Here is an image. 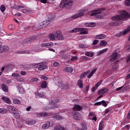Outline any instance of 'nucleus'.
<instances>
[{
    "label": "nucleus",
    "instance_id": "f257e3e1",
    "mask_svg": "<svg viewBox=\"0 0 130 130\" xmlns=\"http://www.w3.org/2000/svg\"><path fill=\"white\" fill-rule=\"evenodd\" d=\"M130 18V13H128L125 11H121L120 14L116 15L111 17L112 21L109 23V26H117L120 24L121 21H126Z\"/></svg>",
    "mask_w": 130,
    "mask_h": 130
},
{
    "label": "nucleus",
    "instance_id": "f03ea898",
    "mask_svg": "<svg viewBox=\"0 0 130 130\" xmlns=\"http://www.w3.org/2000/svg\"><path fill=\"white\" fill-rule=\"evenodd\" d=\"M74 5V2L72 0H62L60 3V8L63 9L66 8L68 10L72 8Z\"/></svg>",
    "mask_w": 130,
    "mask_h": 130
},
{
    "label": "nucleus",
    "instance_id": "7ed1b4c3",
    "mask_svg": "<svg viewBox=\"0 0 130 130\" xmlns=\"http://www.w3.org/2000/svg\"><path fill=\"white\" fill-rule=\"evenodd\" d=\"M104 11H105V9L104 8H98L94 10H92L91 12V14H90V16L91 17L95 16L96 17L98 18L99 19H102L103 16L99 14H101V13H102V12H104Z\"/></svg>",
    "mask_w": 130,
    "mask_h": 130
},
{
    "label": "nucleus",
    "instance_id": "20e7f679",
    "mask_svg": "<svg viewBox=\"0 0 130 130\" xmlns=\"http://www.w3.org/2000/svg\"><path fill=\"white\" fill-rule=\"evenodd\" d=\"M9 109L12 111L11 112L15 118H17V119L20 118V114H19L17 108L14 106H10L9 107Z\"/></svg>",
    "mask_w": 130,
    "mask_h": 130
},
{
    "label": "nucleus",
    "instance_id": "39448f33",
    "mask_svg": "<svg viewBox=\"0 0 130 130\" xmlns=\"http://www.w3.org/2000/svg\"><path fill=\"white\" fill-rule=\"evenodd\" d=\"M74 29V33H77V32H80V35H83V34H88V29L85 28H75Z\"/></svg>",
    "mask_w": 130,
    "mask_h": 130
},
{
    "label": "nucleus",
    "instance_id": "423d86ee",
    "mask_svg": "<svg viewBox=\"0 0 130 130\" xmlns=\"http://www.w3.org/2000/svg\"><path fill=\"white\" fill-rule=\"evenodd\" d=\"M43 28H45V26H44V24H43V22H40L38 24V25L35 24L32 26V30H34V31H36V30H39V29H43Z\"/></svg>",
    "mask_w": 130,
    "mask_h": 130
},
{
    "label": "nucleus",
    "instance_id": "0eeeda50",
    "mask_svg": "<svg viewBox=\"0 0 130 130\" xmlns=\"http://www.w3.org/2000/svg\"><path fill=\"white\" fill-rule=\"evenodd\" d=\"M55 37L56 39H58V40H63V39H64V37L62 36V34L60 30H57L55 33Z\"/></svg>",
    "mask_w": 130,
    "mask_h": 130
},
{
    "label": "nucleus",
    "instance_id": "6e6552de",
    "mask_svg": "<svg viewBox=\"0 0 130 130\" xmlns=\"http://www.w3.org/2000/svg\"><path fill=\"white\" fill-rule=\"evenodd\" d=\"M85 13L83 11H80L78 13L71 16V19H73V20H75V19H78V18H80V17H83Z\"/></svg>",
    "mask_w": 130,
    "mask_h": 130
},
{
    "label": "nucleus",
    "instance_id": "1a4fd4ad",
    "mask_svg": "<svg viewBox=\"0 0 130 130\" xmlns=\"http://www.w3.org/2000/svg\"><path fill=\"white\" fill-rule=\"evenodd\" d=\"M73 117L76 120H82V115L78 112L73 113Z\"/></svg>",
    "mask_w": 130,
    "mask_h": 130
},
{
    "label": "nucleus",
    "instance_id": "9d476101",
    "mask_svg": "<svg viewBox=\"0 0 130 130\" xmlns=\"http://www.w3.org/2000/svg\"><path fill=\"white\" fill-rule=\"evenodd\" d=\"M118 55V54H117V52L113 53L111 56V59H110V62H113L114 60H116V59L118 58V57H117Z\"/></svg>",
    "mask_w": 130,
    "mask_h": 130
},
{
    "label": "nucleus",
    "instance_id": "9b49d317",
    "mask_svg": "<svg viewBox=\"0 0 130 130\" xmlns=\"http://www.w3.org/2000/svg\"><path fill=\"white\" fill-rule=\"evenodd\" d=\"M33 38H34V37H32L30 38V39L27 38L24 40L22 43L23 46H27L28 44H30V43H31V40H32Z\"/></svg>",
    "mask_w": 130,
    "mask_h": 130
},
{
    "label": "nucleus",
    "instance_id": "f8f14e48",
    "mask_svg": "<svg viewBox=\"0 0 130 130\" xmlns=\"http://www.w3.org/2000/svg\"><path fill=\"white\" fill-rule=\"evenodd\" d=\"M50 114L49 113H47V112H41L37 114V117H45Z\"/></svg>",
    "mask_w": 130,
    "mask_h": 130
},
{
    "label": "nucleus",
    "instance_id": "ddd939ff",
    "mask_svg": "<svg viewBox=\"0 0 130 130\" xmlns=\"http://www.w3.org/2000/svg\"><path fill=\"white\" fill-rule=\"evenodd\" d=\"M59 101L58 99H55L54 101H51L50 102V104H51V105H53V107H56V108H57L58 107V106L57 105V103Z\"/></svg>",
    "mask_w": 130,
    "mask_h": 130
},
{
    "label": "nucleus",
    "instance_id": "4468645a",
    "mask_svg": "<svg viewBox=\"0 0 130 130\" xmlns=\"http://www.w3.org/2000/svg\"><path fill=\"white\" fill-rule=\"evenodd\" d=\"M73 110L75 111H81V110H83V107L79 105H75L74 107L73 108Z\"/></svg>",
    "mask_w": 130,
    "mask_h": 130
},
{
    "label": "nucleus",
    "instance_id": "2eb2a0df",
    "mask_svg": "<svg viewBox=\"0 0 130 130\" xmlns=\"http://www.w3.org/2000/svg\"><path fill=\"white\" fill-rule=\"evenodd\" d=\"M54 44L52 42L43 43L41 45V47H51L53 46Z\"/></svg>",
    "mask_w": 130,
    "mask_h": 130
},
{
    "label": "nucleus",
    "instance_id": "dca6fc26",
    "mask_svg": "<svg viewBox=\"0 0 130 130\" xmlns=\"http://www.w3.org/2000/svg\"><path fill=\"white\" fill-rule=\"evenodd\" d=\"M54 130H69L68 127H63L62 125H57L54 127Z\"/></svg>",
    "mask_w": 130,
    "mask_h": 130
},
{
    "label": "nucleus",
    "instance_id": "f3484780",
    "mask_svg": "<svg viewBox=\"0 0 130 130\" xmlns=\"http://www.w3.org/2000/svg\"><path fill=\"white\" fill-rule=\"evenodd\" d=\"M9 49L10 48L8 46H3L2 47L1 46L2 53H3V52L8 51Z\"/></svg>",
    "mask_w": 130,
    "mask_h": 130
},
{
    "label": "nucleus",
    "instance_id": "a211bd4d",
    "mask_svg": "<svg viewBox=\"0 0 130 130\" xmlns=\"http://www.w3.org/2000/svg\"><path fill=\"white\" fill-rule=\"evenodd\" d=\"M106 92H108V89L107 88H105L103 89H102L101 90H100L98 92V94H105V93H106Z\"/></svg>",
    "mask_w": 130,
    "mask_h": 130
},
{
    "label": "nucleus",
    "instance_id": "6ab92c4d",
    "mask_svg": "<svg viewBox=\"0 0 130 130\" xmlns=\"http://www.w3.org/2000/svg\"><path fill=\"white\" fill-rule=\"evenodd\" d=\"M47 68V66L43 65V63H41L39 65L38 70L39 71H43V70H45V69Z\"/></svg>",
    "mask_w": 130,
    "mask_h": 130
},
{
    "label": "nucleus",
    "instance_id": "aec40b11",
    "mask_svg": "<svg viewBox=\"0 0 130 130\" xmlns=\"http://www.w3.org/2000/svg\"><path fill=\"white\" fill-rule=\"evenodd\" d=\"M95 39H104L106 38V35L105 34H101L96 36L95 37Z\"/></svg>",
    "mask_w": 130,
    "mask_h": 130
},
{
    "label": "nucleus",
    "instance_id": "412c9836",
    "mask_svg": "<svg viewBox=\"0 0 130 130\" xmlns=\"http://www.w3.org/2000/svg\"><path fill=\"white\" fill-rule=\"evenodd\" d=\"M90 70H88L85 72H83V73H81L80 76V79H84L85 77H86V75H88V74H89Z\"/></svg>",
    "mask_w": 130,
    "mask_h": 130
},
{
    "label": "nucleus",
    "instance_id": "4be33fe9",
    "mask_svg": "<svg viewBox=\"0 0 130 130\" xmlns=\"http://www.w3.org/2000/svg\"><path fill=\"white\" fill-rule=\"evenodd\" d=\"M64 71L67 73H73V71H74V69L72 67H67L64 69Z\"/></svg>",
    "mask_w": 130,
    "mask_h": 130
},
{
    "label": "nucleus",
    "instance_id": "5701e85b",
    "mask_svg": "<svg viewBox=\"0 0 130 130\" xmlns=\"http://www.w3.org/2000/svg\"><path fill=\"white\" fill-rule=\"evenodd\" d=\"M2 100H3L4 102H6V103H7L8 104H11V103H12L11 100H10L9 98H6L5 96L2 97Z\"/></svg>",
    "mask_w": 130,
    "mask_h": 130
},
{
    "label": "nucleus",
    "instance_id": "b1692460",
    "mask_svg": "<svg viewBox=\"0 0 130 130\" xmlns=\"http://www.w3.org/2000/svg\"><path fill=\"white\" fill-rule=\"evenodd\" d=\"M85 27H95V26H96V23L86 22L85 23Z\"/></svg>",
    "mask_w": 130,
    "mask_h": 130
},
{
    "label": "nucleus",
    "instance_id": "393cba45",
    "mask_svg": "<svg viewBox=\"0 0 130 130\" xmlns=\"http://www.w3.org/2000/svg\"><path fill=\"white\" fill-rule=\"evenodd\" d=\"M41 87L42 89H46L47 88V83L44 81L41 82Z\"/></svg>",
    "mask_w": 130,
    "mask_h": 130
},
{
    "label": "nucleus",
    "instance_id": "a878e982",
    "mask_svg": "<svg viewBox=\"0 0 130 130\" xmlns=\"http://www.w3.org/2000/svg\"><path fill=\"white\" fill-rule=\"evenodd\" d=\"M96 72H97V68H95L90 72V73L87 76L88 79H90V78H91L93 76V75H94V74L96 73Z\"/></svg>",
    "mask_w": 130,
    "mask_h": 130
},
{
    "label": "nucleus",
    "instance_id": "bb28decb",
    "mask_svg": "<svg viewBox=\"0 0 130 130\" xmlns=\"http://www.w3.org/2000/svg\"><path fill=\"white\" fill-rule=\"evenodd\" d=\"M85 55L89 56V57H93L94 56V53L93 52H85Z\"/></svg>",
    "mask_w": 130,
    "mask_h": 130
},
{
    "label": "nucleus",
    "instance_id": "cd10ccee",
    "mask_svg": "<svg viewBox=\"0 0 130 130\" xmlns=\"http://www.w3.org/2000/svg\"><path fill=\"white\" fill-rule=\"evenodd\" d=\"M24 6H21L17 5H14L13 6V9L17 10V11H20L21 9H24Z\"/></svg>",
    "mask_w": 130,
    "mask_h": 130
},
{
    "label": "nucleus",
    "instance_id": "c85d7f7f",
    "mask_svg": "<svg viewBox=\"0 0 130 130\" xmlns=\"http://www.w3.org/2000/svg\"><path fill=\"white\" fill-rule=\"evenodd\" d=\"M17 53H18V54H29V53H31V52H30V51L23 50L18 51L17 52Z\"/></svg>",
    "mask_w": 130,
    "mask_h": 130
},
{
    "label": "nucleus",
    "instance_id": "c756f323",
    "mask_svg": "<svg viewBox=\"0 0 130 130\" xmlns=\"http://www.w3.org/2000/svg\"><path fill=\"white\" fill-rule=\"evenodd\" d=\"M51 22V20H46L44 21H43V24H44V26L45 27H46L47 26H48V25H49V24H50Z\"/></svg>",
    "mask_w": 130,
    "mask_h": 130
},
{
    "label": "nucleus",
    "instance_id": "7c9ffc66",
    "mask_svg": "<svg viewBox=\"0 0 130 130\" xmlns=\"http://www.w3.org/2000/svg\"><path fill=\"white\" fill-rule=\"evenodd\" d=\"M108 50V48H106L102 50H100L98 53V55H101V54H103V53H105L106 51Z\"/></svg>",
    "mask_w": 130,
    "mask_h": 130
},
{
    "label": "nucleus",
    "instance_id": "2f4dec72",
    "mask_svg": "<svg viewBox=\"0 0 130 130\" xmlns=\"http://www.w3.org/2000/svg\"><path fill=\"white\" fill-rule=\"evenodd\" d=\"M77 84H78V86H79V88L82 89V88H83V80L79 79L78 81Z\"/></svg>",
    "mask_w": 130,
    "mask_h": 130
},
{
    "label": "nucleus",
    "instance_id": "473e14b6",
    "mask_svg": "<svg viewBox=\"0 0 130 130\" xmlns=\"http://www.w3.org/2000/svg\"><path fill=\"white\" fill-rule=\"evenodd\" d=\"M49 38L50 40H52V41H54L55 40V35L53 34H50L49 35Z\"/></svg>",
    "mask_w": 130,
    "mask_h": 130
},
{
    "label": "nucleus",
    "instance_id": "72a5a7b5",
    "mask_svg": "<svg viewBox=\"0 0 130 130\" xmlns=\"http://www.w3.org/2000/svg\"><path fill=\"white\" fill-rule=\"evenodd\" d=\"M52 117L53 118H54V119H57V120H60V119H62V116H60L58 115H55Z\"/></svg>",
    "mask_w": 130,
    "mask_h": 130
},
{
    "label": "nucleus",
    "instance_id": "f704fd0d",
    "mask_svg": "<svg viewBox=\"0 0 130 130\" xmlns=\"http://www.w3.org/2000/svg\"><path fill=\"white\" fill-rule=\"evenodd\" d=\"M2 88L3 91H4L5 92H8L9 90L8 89V86H7V85L3 84L2 86Z\"/></svg>",
    "mask_w": 130,
    "mask_h": 130
},
{
    "label": "nucleus",
    "instance_id": "c9c22d12",
    "mask_svg": "<svg viewBox=\"0 0 130 130\" xmlns=\"http://www.w3.org/2000/svg\"><path fill=\"white\" fill-rule=\"evenodd\" d=\"M8 110L6 109L0 108V113L1 114H5V113H7Z\"/></svg>",
    "mask_w": 130,
    "mask_h": 130
},
{
    "label": "nucleus",
    "instance_id": "e433bc0d",
    "mask_svg": "<svg viewBox=\"0 0 130 130\" xmlns=\"http://www.w3.org/2000/svg\"><path fill=\"white\" fill-rule=\"evenodd\" d=\"M46 123L49 127H51V126L53 125V121H47L46 122Z\"/></svg>",
    "mask_w": 130,
    "mask_h": 130
},
{
    "label": "nucleus",
    "instance_id": "4c0bfd02",
    "mask_svg": "<svg viewBox=\"0 0 130 130\" xmlns=\"http://www.w3.org/2000/svg\"><path fill=\"white\" fill-rule=\"evenodd\" d=\"M100 45L101 46H105V45H107V42L104 40L101 41L100 43Z\"/></svg>",
    "mask_w": 130,
    "mask_h": 130
},
{
    "label": "nucleus",
    "instance_id": "58836bf2",
    "mask_svg": "<svg viewBox=\"0 0 130 130\" xmlns=\"http://www.w3.org/2000/svg\"><path fill=\"white\" fill-rule=\"evenodd\" d=\"M130 31V26H128L126 29H125L123 32V35H125L126 33L129 32Z\"/></svg>",
    "mask_w": 130,
    "mask_h": 130
},
{
    "label": "nucleus",
    "instance_id": "ea45409f",
    "mask_svg": "<svg viewBox=\"0 0 130 130\" xmlns=\"http://www.w3.org/2000/svg\"><path fill=\"white\" fill-rule=\"evenodd\" d=\"M13 103L14 104H21V101H20V100L17 99H14L13 100Z\"/></svg>",
    "mask_w": 130,
    "mask_h": 130
},
{
    "label": "nucleus",
    "instance_id": "a19ab883",
    "mask_svg": "<svg viewBox=\"0 0 130 130\" xmlns=\"http://www.w3.org/2000/svg\"><path fill=\"white\" fill-rule=\"evenodd\" d=\"M17 81L18 82H24V78L23 77H21L20 75L16 78Z\"/></svg>",
    "mask_w": 130,
    "mask_h": 130
},
{
    "label": "nucleus",
    "instance_id": "79ce46f5",
    "mask_svg": "<svg viewBox=\"0 0 130 130\" xmlns=\"http://www.w3.org/2000/svg\"><path fill=\"white\" fill-rule=\"evenodd\" d=\"M49 127L48 126V125H47V123L45 122V124H43L42 125V128L43 129H47V128H49Z\"/></svg>",
    "mask_w": 130,
    "mask_h": 130
},
{
    "label": "nucleus",
    "instance_id": "37998d69",
    "mask_svg": "<svg viewBox=\"0 0 130 130\" xmlns=\"http://www.w3.org/2000/svg\"><path fill=\"white\" fill-rule=\"evenodd\" d=\"M0 10L2 13H5V11H6V6L2 5L1 6Z\"/></svg>",
    "mask_w": 130,
    "mask_h": 130
},
{
    "label": "nucleus",
    "instance_id": "c03bdc74",
    "mask_svg": "<svg viewBox=\"0 0 130 130\" xmlns=\"http://www.w3.org/2000/svg\"><path fill=\"white\" fill-rule=\"evenodd\" d=\"M22 13H23V14H29V13H31V11L27 9H22Z\"/></svg>",
    "mask_w": 130,
    "mask_h": 130
},
{
    "label": "nucleus",
    "instance_id": "a18cd8bd",
    "mask_svg": "<svg viewBox=\"0 0 130 130\" xmlns=\"http://www.w3.org/2000/svg\"><path fill=\"white\" fill-rule=\"evenodd\" d=\"M101 104L102 105H103V106H104V107H107V103H106V102L104 100H103L101 101Z\"/></svg>",
    "mask_w": 130,
    "mask_h": 130
},
{
    "label": "nucleus",
    "instance_id": "49530a36",
    "mask_svg": "<svg viewBox=\"0 0 130 130\" xmlns=\"http://www.w3.org/2000/svg\"><path fill=\"white\" fill-rule=\"evenodd\" d=\"M8 67L11 70H13V69H15V65L14 64V63H10Z\"/></svg>",
    "mask_w": 130,
    "mask_h": 130
},
{
    "label": "nucleus",
    "instance_id": "de8ad7c7",
    "mask_svg": "<svg viewBox=\"0 0 130 130\" xmlns=\"http://www.w3.org/2000/svg\"><path fill=\"white\" fill-rule=\"evenodd\" d=\"M38 81H39V79L37 78H32L30 80V82H31V83H33L34 82H38Z\"/></svg>",
    "mask_w": 130,
    "mask_h": 130
},
{
    "label": "nucleus",
    "instance_id": "09e8293b",
    "mask_svg": "<svg viewBox=\"0 0 130 130\" xmlns=\"http://www.w3.org/2000/svg\"><path fill=\"white\" fill-rule=\"evenodd\" d=\"M36 123V120L34 119L28 122V124H35Z\"/></svg>",
    "mask_w": 130,
    "mask_h": 130
},
{
    "label": "nucleus",
    "instance_id": "8fccbe9b",
    "mask_svg": "<svg viewBox=\"0 0 130 130\" xmlns=\"http://www.w3.org/2000/svg\"><path fill=\"white\" fill-rule=\"evenodd\" d=\"M8 29L9 30H14L15 29V25H9L8 26Z\"/></svg>",
    "mask_w": 130,
    "mask_h": 130
},
{
    "label": "nucleus",
    "instance_id": "3c124183",
    "mask_svg": "<svg viewBox=\"0 0 130 130\" xmlns=\"http://www.w3.org/2000/svg\"><path fill=\"white\" fill-rule=\"evenodd\" d=\"M101 84H102V80H101L100 81L98 82L96 84H95V87L98 88V87H99V86L101 85Z\"/></svg>",
    "mask_w": 130,
    "mask_h": 130
},
{
    "label": "nucleus",
    "instance_id": "603ef678",
    "mask_svg": "<svg viewBox=\"0 0 130 130\" xmlns=\"http://www.w3.org/2000/svg\"><path fill=\"white\" fill-rule=\"evenodd\" d=\"M101 84H102V80H101L100 81L98 82L96 84H95V87L98 88V87H99V86L101 85Z\"/></svg>",
    "mask_w": 130,
    "mask_h": 130
},
{
    "label": "nucleus",
    "instance_id": "864d4df0",
    "mask_svg": "<svg viewBox=\"0 0 130 130\" xmlns=\"http://www.w3.org/2000/svg\"><path fill=\"white\" fill-rule=\"evenodd\" d=\"M85 89L86 90H84V93L85 94H87L88 93V91H89V89H90V86L89 85L86 86Z\"/></svg>",
    "mask_w": 130,
    "mask_h": 130
},
{
    "label": "nucleus",
    "instance_id": "5fc2aeb1",
    "mask_svg": "<svg viewBox=\"0 0 130 130\" xmlns=\"http://www.w3.org/2000/svg\"><path fill=\"white\" fill-rule=\"evenodd\" d=\"M20 76V74L19 73H13L12 74V77H14L15 78H18Z\"/></svg>",
    "mask_w": 130,
    "mask_h": 130
},
{
    "label": "nucleus",
    "instance_id": "6e6d98bb",
    "mask_svg": "<svg viewBox=\"0 0 130 130\" xmlns=\"http://www.w3.org/2000/svg\"><path fill=\"white\" fill-rule=\"evenodd\" d=\"M77 59H78V57H77V56H73L71 58V61H75V60H77Z\"/></svg>",
    "mask_w": 130,
    "mask_h": 130
},
{
    "label": "nucleus",
    "instance_id": "4d7b16f0",
    "mask_svg": "<svg viewBox=\"0 0 130 130\" xmlns=\"http://www.w3.org/2000/svg\"><path fill=\"white\" fill-rule=\"evenodd\" d=\"M125 4L127 7H128V6H130V0H126L125 1Z\"/></svg>",
    "mask_w": 130,
    "mask_h": 130
},
{
    "label": "nucleus",
    "instance_id": "13d9d810",
    "mask_svg": "<svg viewBox=\"0 0 130 130\" xmlns=\"http://www.w3.org/2000/svg\"><path fill=\"white\" fill-rule=\"evenodd\" d=\"M54 67H55L56 68L59 66V62L57 61H55L53 63Z\"/></svg>",
    "mask_w": 130,
    "mask_h": 130
},
{
    "label": "nucleus",
    "instance_id": "bf43d9fd",
    "mask_svg": "<svg viewBox=\"0 0 130 130\" xmlns=\"http://www.w3.org/2000/svg\"><path fill=\"white\" fill-rule=\"evenodd\" d=\"M79 46L80 48H87V46L84 44H80L79 45Z\"/></svg>",
    "mask_w": 130,
    "mask_h": 130
},
{
    "label": "nucleus",
    "instance_id": "052dcab7",
    "mask_svg": "<svg viewBox=\"0 0 130 130\" xmlns=\"http://www.w3.org/2000/svg\"><path fill=\"white\" fill-rule=\"evenodd\" d=\"M36 95H37V96H38L39 97H43L44 96L43 94L40 93L38 92L36 93Z\"/></svg>",
    "mask_w": 130,
    "mask_h": 130
},
{
    "label": "nucleus",
    "instance_id": "680f3d73",
    "mask_svg": "<svg viewBox=\"0 0 130 130\" xmlns=\"http://www.w3.org/2000/svg\"><path fill=\"white\" fill-rule=\"evenodd\" d=\"M122 35H123L122 34V31H120V32L117 34L116 35V37H120V36H122Z\"/></svg>",
    "mask_w": 130,
    "mask_h": 130
},
{
    "label": "nucleus",
    "instance_id": "e2e57ef3",
    "mask_svg": "<svg viewBox=\"0 0 130 130\" xmlns=\"http://www.w3.org/2000/svg\"><path fill=\"white\" fill-rule=\"evenodd\" d=\"M94 105V106H100V105H102L101 101L95 103Z\"/></svg>",
    "mask_w": 130,
    "mask_h": 130
},
{
    "label": "nucleus",
    "instance_id": "0e129e2a",
    "mask_svg": "<svg viewBox=\"0 0 130 130\" xmlns=\"http://www.w3.org/2000/svg\"><path fill=\"white\" fill-rule=\"evenodd\" d=\"M42 79H43V80H45V81H47V80H48V78H47V77H46L45 76H42Z\"/></svg>",
    "mask_w": 130,
    "mask_h": 130
},
{
    "label": "nucleus",
    "instance_id": "69168bd1",
    "mask_svg": "<svg viewBox=\"0 0 130 130\" xmlns=\"http://www.w3.org/2000/svg\"><path fill=\"white\" fill-rule=\"evenodd\" d=\"M98 42H99V41L97 40H95L94 41H93V45H96V44H97L98 43Z\"/></svg>",
    "mask_w": 130,
    "mask_h": 130
},
{
    "label": "nucleus",
    "instance_id": "338daca9",
    "mask_svg": "<svg viewBox=\"0 0 130 130\" xmlns=\"http://www.w3.org/2000/svg\"><path fill=\"white\" fill-rule=\"evenodd\" d=\"M20 74L22 76H25V75H26V74H27V73L25 71H21Z\"/></svg>",
    "mask_w": 130,
    "mask_h": 130
},
{
    "label": "nucleus",
    "instance_id": "774afa93",
    "mask_svg": "<svg viewBox=\"0 0 130 130\" xmlns=\"http://www.w3.org/2000/svg\"><path fill=\"white\" fill-rule=\"evenodd\" d=\"M83 130H87V125H83L82 126V129Z\"/></svg>",
    "mask_w": 130,
    "mask_h": 130
}]
</instances>
